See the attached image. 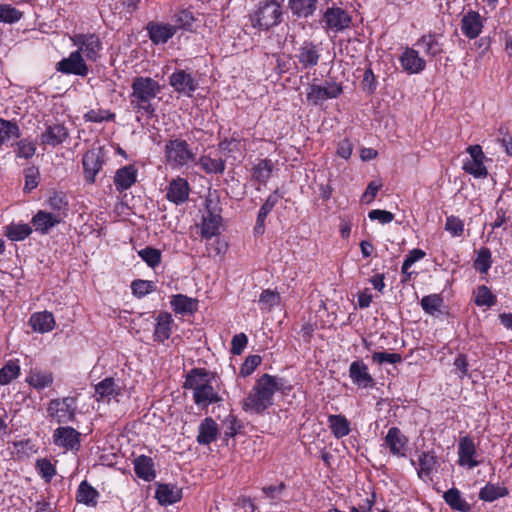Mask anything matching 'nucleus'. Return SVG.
<instances>
[{
	"label": "nucleus",
	"instance_id": "nucleus-16",
	"mask_svg": "<svg viewBox=\"0 0 512 512\" xmlns=\"http://www.w3.org/2000/svg\"><path fill=\"white\" fill-rule=\"evenodd\" d=\"M80 436L81 434L73 427H59L54 430L53 442L55 445L67 450H78L80 447Z\"/></svg>",
	"mask_w": 512,
	"mask_h": 512
},
{
	"label": "nucleus",
	"instance_id": "nucleus-6",
	"mask_svg": "<svg viewBox=\"0 0 512 512\" xmlns=\"http://www.w3.org/2000/svg\"><path fill=\"white\" fill-rule=\"evenodd\" d=\"M165 157L172 168H181L196 160V153L186 140L173 139L165 145Z\"/></svg>",
	"mask_w": 512,
	"mask_h": 512
},
{
	"label": "nucleus",
	"instance_id": "nucleus-63",
	"mask_svg": "<svg viewBox=\"0 0 512 512\" xmlns=\"http://www.w3.org/2000/svg\"><path fill=\"white\" fill-rule=\"evenodd\" d=\"M455 372L460 379H463L468 375V360L465 354H458L453 362Z\"/></svg>",
	"mask_w": 512,
	"mask_h": 512
},
{
	"label": "nucleus",
	"instance_id": "nucleus-40",
	"mask_svg": "<svg viewBox=\"0 0 512 512\" xmlns=\"http://www.w3.org/2000/svg\"><path fill=\"white\" fill-rule=\"evenodd\" d=\"M318 0H290L289 5L294 15L307 18L316 10Z\"/></svg>",
	"mask_w": 512,
	"mask_h": 512
},
{
	"label": "nucleus",
	"instance_id": "nucleus-18",
	"mask_svg": "<svg viewBox=\"0 0 512 512\" xmlns=\"http://www.w3.org/2000/svg\"><path fill=\"white\" fill-rule=\"evenodd\" d=\"M320 52L317 44L312 41H304L298 48L296 58L302 69H311L318 65Z\"/></svg>",
	"mask_w": 512,
	"mask_h": 512
},
{
	"label": "nucleus",
	"instance_id": "nucleus-27",
	"mask_svg": "<svg viewBox=\"0 0 512 512\" xmlns=\"http://www.w3.org/2000/svg\"><path fill=\"white\" fill-rule=\"evenodd\" d=\"M219 435L218 424L212 417H206L198 427L197 442L200 445H209L216 441Z\"/></svg>",
	"mask_w": 512,
	"mask_h": 512
},
{
	"label": "nucleus",
	"instance_id": "nucleus-57",
	"mask_svg": "<svg viewBox=\"0 0 512 512\" xmlns=\"http://www.w3.org/2000/svg\"><path fill=\"white\" fill-rule=\"evenodd\" d=\"M445 230L453 237H459L464 232V223L458 217L451 215L446 219Z\"/></svg>",
	"mask_w": 512,
	"mask_h": 512
},
{
	"label": "nucleus",
	"instance_id": "nucleus-60",
	"mask_svg": "<svg viewBox=\"0 0 512 512\" xmlns=\"http://www.w3.org/2000/svg\"><path fill=\"white\" fill-rule=\"evenodd\" d=\"M361 88L368 94H373L377 89L376 77L371 68H367L361 81Z\"/></svg>",
	"mask_w": 512,
	"mask_h": 512
},
{
	"label": "nucleus",
	"instance_id": "nucleus-3",
	"mask_svg": "<svg viewBox=\"0 0 512 512\" xmlns=\"http://www.w3.org/2000/svg\"><path fill=\"white\" fill-rule=\"evenodd\" d=\"M282 9L276 0L261 1L251 14V24L254 28L267 31L281 22Z\"/></svg>",
	"mask_w": 512,
	"mask_h": 512
},
{
	"label": "nucleus",
	"instance_id": "nucleus-51",
	"mask_svg": "<svg viewBox=\"0 0 512 512\" xmlns=\"http://www.w3.org/2000/svg\"><path fill=\"white\" fill-rule=\"evenodd\" d=\"M67 137V130H46L41 135V140L43 144L56 146L62 143Z\"/></svg>",
	"mask_w": 512,
	"mask_h": 512
},
{
	"label": "nucleus",
	"instance_id": "nucleus-7",
	"mask_svg": "<svg viewBox=\"0 0 512 512\" xmlns=\"http://www.w3.org/2000/svg\"><path fill=\"white\" fill-rule=\"evenodd\" d=\"M47 414L58 424L73 422L76 415V398L68 396L51 399L47 405Z\"/></svg>",
	"mask_w": 512,
	"mask_h": 512
},
{
	"label": "nucleus",
	"instance_id": "nucleus-34",
	"mask_svg": "<svg viewBox=\"0 0 512 512\" xmlns=\"http://www.w3.org/2000/svg\"><path fill=\"white\" fill-rule=\"evenodd\" d=\"M34 331L45 333L54 328L55 320L53 314L47 311L34 313L29 320Z\"/></svg>",
	"mask_w": 512,
	"mask_h": 512
},
{
	"label": "nucleus",
	"instance_id": "nucleus-11",
	"mask_svg": "<svg viewBox=\"0 0 512 512\" xmlns=\"http://www.w3.org/2000/svg\"><path fill=\"white\" fill-rule=\"evenodd\" d=\"M470 159L463 164V170L475 178L483 179L488 176V170L484 165L486 156L479 144L470 145L466 149Z\"/></svg>",
	"mask_w": 512,
	"mask_h": 512
},
{
	"label": "nucleus",
	"instance_id": "nucleus-36",
	"mask_svg": "<svg viewBox=\"0 0 512 512\" xmlns=\"http://www.w3.org/2000/svg\"><path fill=\"white\" fill-rule=\"evenodd\" d=\"M53 381L54 377L52 372H43L40 370L31 371L26 378V382L38 391L49 387Z\"/></svg>",
	"mask_w": 512,
	"mask_h": 512
},
{
	"label": "nucleus",
	"instance_id": "nucleus-33",
	"mask_svg": "<svg viewBox=\"0 0 512 512\" xmlns=\"http://www.w3.org/2000/svg\"><path fill=\"white\" fill-rule=\"evenodd\" d=\"M445 503L454 511L470 512V504L462 497L459 489L453 487L443 494Z\"/></svg>",
	"mask_w": 512,
	"mask_h": 512
},
{
	"label": "nucleus",
	"instance_id": "nucleus-52",
	"mask_svg": "<svg viewBox=\"0 0 512 512\" xmlns=\"http://www.w3.org/2000/svg\"><path fill=\"white\" fill-rule=\"evenodd\" d=\"M36 469L39 475L49 483L56 474V469L50 460L41 458L36 461Z\"/></svg>",
	"mask_w": 512,
	"mask_h": 512
},
{
	"label": "nucleus",
	"instance_id": "nucleus-4",
	"mask_svg": "<svg viewBox=\"0 0 512 512\" xmlns=\"http://www.w3.org/2000/svg\"><path fill=\"white\" fill-rule=\"evenodd\" d=\"M132 102H137L140 108L149 111L151 108L150 101L154 99L162 90L161 85L151 77L138 76L133 79L132 85Z\"/></svg>",
	"mask_w": 512,
	"mask_h": 512
},
{
	"label": "nucleus",
	"instance_id": "nucleus-22",
	"mask_svg": "<svg viewBox=\"0 0 512 512\" xmlns=\"http://www.w3.org/2000/svg\"><path fill=\"white\" fill-rule=\"evenodd\" d=\"M150 40L156 44H165L176 33V27L170 24L150 22L146 27Z\"/></svg>",
	"mask_w": 512,
	"mask_h": 512
},
{
	"label": "nucleus",
	"instance_id": "nucleus-41",
	"mask_svg": "<svg viewBox=\"0 0 512 512\" xmlns=\"http://www.w3.org/2000/svg\"><path fill=\"white\" fill-rule=\"evenodd\" d=\"M32 233V228L25 223H11L5 227V235L11 241H22Z\"/></svg>",
	"mask_w": 512,
	"mask_h": 512
},
{
	"label": "nucleus",
	"instance_id": "nucleus-38",
	"mask_svg": "<svg viewBox=\"0 0 512 512\" xmlns=\"http://www.w3.org/2000/svg\"><path fill=\"white\" fill-rule=\"evenodd\" d=\"M328 423L336 438H342L350 433V423L343 415H329Z\"/></svg>",
	"mask_w": 512,
	"mask_h": 512
},
{
	"label": "nucleus",
	"instance_id": "nucleus-62",
	"mask_svg": "<svg viewBox=\"0 0 512 512\" xmlns=\"http://www.w3.org/2000/svg\"><path fill=\"white\" fill-rule=\"evenodd\" d=\"M372 360L375 363H390L396 364L402 361V356L398 353H388V352H374L372 355Z\"/></svg>",
	"mask_w": 512,
	"mask_h": 512
},
{
	"label": "nucleus",
	"instance_id": "nucleus-35",
	"mask_svg": "<svg viewBox=\"0 0 512 512\" xmlns=\"http://www.w3.org/2000/svg\"><path fill=\"white\" fill-rule=\"evenodd\" d=\"M99 492L92 487L86 480L82 481L76 493V500L87 506L95 507L97 505V498Z\"/></svg>",
	"mask_w": 512,
	"mask_h": 512
},
{
	"label": "nucleus",
	"instance_id": "nucleus-24",
	"mask_svg": "<svg viewBox=\"0 0 512 512\" xmlns=\"http://www.w3.org/2000/svg\"><path fill=\"white\" fill-rule=\"evenodd\" d=\"M441 37V34L429 32L428 34L422 35L415 45L422 47L427 56L434 58L444 52L443 43L440 41Z\"/></svg>",
	"mask_w": 512,
	"mask_h": 512
},
{
	"label": "nucleus",
	"instance_id": "nucleus-28",
	"mask_svg": "<svg viewBox=\"0 0 512 512\" xmlns=\"http://www.w3.org/2000/svg\"><path fill=\"white\" fill-rule=\"evenodd\" d=\"M137 178V170L133 165H127L117 170L114 176V184L120 192L129 189Z\"/></svg>",
	"mask_w": 512,
	"mask_h": 512
},
{
	"label": "nucleus",
	"instance_id": "nucleus-30",
	"mask_svg": "<svg viewBox=\"0 0 512 512\" xmlns=\"http://www.w3.org/2000/svg\"><path fill=\"white\" fill-rule=\"evenodd\" d=\"M417 475L421 479L430 478L438 465V460L433 451H423L418 457Z\"/></svg>",
	"mask_w": 512,
	"mask_h": 512
},
{
	"label": "nucleus",
	"instance_id": "nucleus-23",
	"mask_svg": "<svg viewBox=\"0 0 512 512\" xmlns=\"http://www.w3.org/2000/svg\"><path fill=\"white\" fill-rule=\"evenodd\" d=\"M155 498L160 505H172L182 499V489L173 484H157Z\"/></svg>",
	"mask_w": 512,
	"mask_h": 512
},
{
	"label": "nucleus",
	"instance_id": "nucleus-45",
	"mask_svg": "<svg viewBox=\"0 0 512 512\" xmlns=\"http://www.w3.org/2000/svg\"><path fill=\"white\" fill-rule=\"evenodd\" d=\"M174 22L177 29H183L186 31H192L193 30V24L195 22V17L193 13L188 9H183L175 14L174 16Z\"/></svg>",
	"mask_w": 512,
	"mask_h": 512
},
{
	"label": "nucleus",
	"instance_id": "nucleus-32",
	"mask_svg": "<svg viewBox=\"0 0 512 512\" xmlns=\"http://www.w3.org/2000/svg\"><path fill=\"white\" fill-rule=\"evenodd\" d=\"M173 311L177 314H193L198 309L197 299L183 294L173 295L170 301Z\"/></svg>",
	"mask_w": 512,
	"mask_h": 512
},
{
	"label": "nucleus",
	"instance_id": "nucleus-19",
	"mask_svg": "<svg viewBox=\"0 0 512 512\" xmlns=\"http://www.w3.org/2000/svg\"><path fill=\"white\" fill-rule=\"evenodd\" d=\"M401 67L409 74L421 73L426 67V61L413 48L406 47L399 58Z\"/></svg>",
	"mask_w": 512,
	"mask_h": 512
},
{
	"label": "nucleus",
	"instance_id": "nucleus-37",
	"mask_svg": "<svg viewBox=\"0 0 512 512\" xmlns=\"http://www.w3.org/2000/svg\"><path fill=\"white\" fill-rule=\"evenodd\" d=\"M274 164L270 159H262L252 168V177L261 184H266L270 179Z\"/></svg>",
	"mask_w": 512,
	"mask_h": 512
},
{
	"label": "nucleus",
	"instance_id": "nucleus-49",
	"mask_svg": "<svg viewBox=\"0 0 512 512\" xmlns=\"http://www.w3.org/2000/svg\"><path fill=\"white\" fill-rule=\"evenodd\" d=\"M115 382L112 377H107L95 385L97 401L104 400L115 394Z\"/></svg>",
	"mask_w": 512,
	"mask_h": 512
},
{
	"label": "nucleus",
	"instance_id": "nucleus-53",
	"mask_svg": "<svg viewBox=\"0 0 512 512\" xmlns=\"http://www.w3.org/2000/svg\"><path fill=\"white\" fill-rule=\"evenodd\" d=\"M282 197L283 195L279 193L278 189H276L272 194L268 196L264 204L260 207L257 217L261 218V220H266L268 214L273 210L275 205Z\"/></svg>",
	"mask_w": 512,
	"mask_h": 512
},
{
	"label": "nucleus",
	"instance_id": "nucleus-31",
	"mask_svg": "<svg viewBox=\"0 0 512 512\" xmlns=\"http://www.w3.org/2000/svg\"><path fill=\"white\" fill-rule=\"evenodd\" d=\"M61 219L43 210H39L32 218L31 223L37 232L46 234L52 227L59 224Z\"/></svg>",
	"mask_w": 512,
	"mask_h": 512
},
{
	"label": "nucleus",
	"instance_id": "nucleus-55",
	"mask_svg": "<svg viewBox=\"0 0 512 512\" xmlns=\"http://www.w3.org/2000/svg\"><path fill=\"white\" fill-rule=\"evenodd\" d=\"M24 173H25L24 192L29 193L38 186L40 173H39L38 168H36V167L26 168Z\"/></svg>",
	"mask_w": 512,
	"mask_h": 512
},
{
	"label": "nucleus",
	"instance_id": "nucleus-20",
	"mask_svg": "<svg viewBox=\"0 0 512 512\" xmlns=\"http://www.w3.org/2000/svg\"><path fill=\"white\" fill-rule=\"evenodd\" d=\"M483 18L477 11H468L461 19V30L469 39L477 38L482 32Z\"/></svg>",
	"mask_w": 512,
	"mask_h": 512
},
{
	"label": "nucleus",
	"instance_id": "nucleus-9",
	"mask_svg": "<svg viewBox=\"0 0 512 512\" xmlns=\"http://www.w3.org/2000/svg\"><path fill=\"white\" fill-rule=\"evenodd\" d=\"M73 45L77 46L76 51L89 61H97L100 58V52L103 48L102 42L98 35L94 33H79L71 37Z\"/></svg>",
	"mask_w": 512,
	"mask_h": 512
},
{
	"label": "nucleus",
	"instance_id": "nucleus-39",
	"mask_svg": "<svg viewBox=\"0 0 512 512\" xmlns=\"http://www.w3.org/2000/svg\"><path fill=\"white\" fill-rule=\"evenodd\" d=\"M509 494V490L504 486H499L492 483H487L480 489L479 499L486 502H493L501 497Z\"/></svg>",
	"mask_w": 512,
	"mask_h": 512
},
{
	"label": "nucleus",
	"instance_id": "nucleus-58",
	"mask_svg": "<svg viewBox=\"0 0 512 512\" xmlns=\"http://www.w3.org/2000/svg\"><path fill=\"white\" fill-rule=\"evenodd\" d=\"M84 117L86 121L102 123L103 121L112 120L114 118V114L110 113L108 110L92 109L87 112Z\"/></svg>",
	"mask_w": 512,
	"mask_h": 512
},
{
	"label": "nucleus",
	"instance_id": "nucleus-50",
	"mask_svg": "<svg viewBox=\"0 0 512 512\" xmlns=\"http://www.w3.org/2000/svg\"><path fill=\"white\" fill-rule=\"evenodd\" d=\"M132 294L137 298H143L147 294L156 290V285L153 281L136 279L131 283Z\"/></svg>",
	"mask_w": 512,
	"mask_h": 512
},
{
	"label": "nucleus",
	"instance_id": "nucleus-44",
	"mask_svg": "<svg viewBox=\"0 0 512 512\" xmlns=\"http://www.w3.org/2000/svg\"><path fill=\"white\" fill-rule=\"evenodd\" d=\"M199 164L206 173L222 174L225 170V161L222 158L204 155L199 159Z\"/></svg>",
	"mask_w": 512,
	"mask_h": 512
},
{
	"label": "nucleus",
	"instance_id": "nucleus-56",
	"mask_svg": "<svg viewBox=\"0 0 512 512\" xmlns=\"http://www.w3.org/2000/svg\"><path fill=\"white\" fill-rule=\"evenodd\" d=\"M22 13L9 5H0V22L14 23L20 20Z\"/></svg>",
	"mask_w": 512,
	"mask_h": 512
},
{
	"label": "nucleus",
	"instance_id": "nucleus-1",
	"mask_svg": "<svg viewBox=\"0 0 512 512\" xmlns=\"http://www.w3.org/2000/svg\"><path fill=\"white\" fill-rule=\"evenodd\" d=\"M291 389L292 386L286 385L283 378L265 373L257 379L255 385L243 400V409L256 414H263L273 405L275 392L285 393Z\"/></svg>",
	"mask_w": 512,
	"mask_h": 512
},
{
	"label": "nucleus",
	"instance_id": "nucleus-64",
	"mask_svg": "<svg viewBox=\"0 0 512 512\" xmlns=\"http://www.w3.org/2000/svg\"><path fill=\"white\" fill-rule=\"evenodd\" d=\"M247 342L248 338L244 333L234 335L231 341V353L240 355L245 349Z\"/></svg>",
	"mask_w": 512,
	"mask_h": 512
},
{
	"label": "nucleus",
	"instance_id": "nucleus-25",
	"mask_svg": "<svg viewBox=\"0 0 512 512\" xmlns=\"http://www.w3.org/2000/svg\"><path fill=\"white\" fill-rule=\"evenodd\" d=\"M190 188L186 179L176 178L169 184L166 197L176 205L184 203L189 196Z\"/></svg>",
	"mask_w": 512,
	"mask_h": 512
},
{
	"label": "nucleus",
	"instance_id": "nucleus-15",
	"mask_svg": "<svg viewBox=\"0 0 512 512\" xmlns=\"http://www.w3.org/2000/svg\"><path fill=\"white\" fill-rule=\"evenodd\" d=\"M349 377L358 388L371 389L376 385L368 366L361 360L353 361L349 367Z\"/></svg>",
	"mask_w": 512,
	"mask_h": 512
},
{
	"label": "nucleus",
	"instance_id": "nucleus-61",
	"mask_svg": "<svg viewBox=\"0 0 512 512\" xmlns=\"http://www.w3.org/2000/svg\"><path fill=\"white\" fill-rule=\"evenodd\" d=\"M48 205L54 211L66 210L68 206L66 195L62 192H54L48 199Z\"/></svg>",
	"mask_w": 512,
	"mask_h": 512
},
{
	"label": "nucleus",
	"instance_id": "nucleus-54",
	"mask_svg": "<svg viewBox=\"0 0 512 512\" xmlns=\"http://www.w3.org/2000/svg\"><path fill=\"white\" fill-rule=\"evenodd\" d=\"M228 249V244L226 241L216 238V239H207L206 250L207 254L210 257H216L220 255H224Z\"/></svg>",
	"mask_w": 512,
	"mask_h": 512
},
{
	"label": "nucleus",
	"instance_id": "nucleus-21",
	"mask_svg": "<svg viewBox=\"0 0 512 512\" xmlns=\"http://www.w3.org/2000/svg\"><path fill=\"white\" fill-rule=\"evenodd\" d=\"M476 455V446L474 441L469 436L460 438L458 444V463L461 466H468L474 468L479 465V462L474 459Z\"/></svg>",
	"mask_w": 512,
	"mask_h": 512
},
{
	"label": "nucleus",
	"instance_id": "nucleus-5",
	"mask_svg": "<svg viewBox=\"0 0 512 512\" xmlns=\"http://www.w3.org/2000/svg\"><path fill=\"white\" fill-rule=\"evenodd\" d=\"M343 93L341 83L326 79L321 84H309L306 88V100L313 106H321L329 99H336Z\"/></svg>",
	"mask_w": 512,
	"mask_h": 512
},
{
	"label": "nucleus",
	"instance_id": "nucleus-42",
	"mask_svg": "<svg viewBox=\"0 0 512 512\" xmlns=\"http://www.w3.org/2000/svg\"><path fill=\"white\" fill-rule=\"evenodd\" d=\"M20 375L18 360H9L0 369V385H8Z\"/></svg>",
	"mask_w": 512,
	"mask_h": 512
},
{
	"label": "nucleus",
	"instance_id": "nucleus-26",
	"mask_svg": "<svg viewBox=\"0 0 512 512\" xmlns=\"http://www.w3.org/2000/svg\"><path fill=\"white\" fill-rule=\"evenodd\" d=\"M173 324L174 320L169 312H160L156 318L154 341L163 343L168 340L172 334Z\"/></svg>",
	"mask_w": 512,
	"mask_h": 512
},
{
	"label": "nucleus",
	"instance_id": "nucleus-8",
	"mask_svg": "<svg viewBox=\"0 0 512 512\" xmlns=\"http://www.w3.org/2000/svg\"><path fill=\"white\" fill-rule=\"evenodd\" d=\"M105 162L106 154L102 147L88 150L82 158L84 180L89 184H93Z\"/></svg>",
	"mask_w": 512,
	"mask_h": 512
},
{
	"label": "nucleus",
	"instance_id": "nucleus-12",
	"mask_svg": "<svg viewBox=\"0 0 512 512\" xmlns=\"http://www.w3.org/2000/svg\"><path fill=\"white\" fill-rule=\"evenodd\" d=\"M169 85L180 95L191 97L198 89V82L191 73L176 69L169 77Z\"/></svg>",
	"mask_w": 512,
	"mask_h": 512
},
{
	"label": "nucleus",
	"instance_id": "nucleus-43",
	"mask_svg": "<svg viewBox=\"0 0 512 512\" xmlns=\"http://www.w3.org/2000/svg\"><path fill=\"white\" fill-rule=\"evenodd\" d=\"M492 253L489 248L481 247L477 252V257L473 262L475 270L486 274L492 266Z\"/></svg>",
	"mask_w": 512,
	"mask_h": 512
},
{
	"label": "nucleus",
	"instance_id": "nucleus-46",
	"mask_svg": "<svg viewBox=\"0 0 512 512\" xmlns=\"http://www.w3.org/2000/svg\"><path fill=\"white\" fill-rule=\"evenodd\" d=\"M443 305V298L439 294H430L421 299V307L425 313L435 315Z\"/></svg>",
	"mask_w": 512,
	"mask_h": 512
},
{
	"label": "nucleus",
	"instance_id": "nucleus-59",
	"mask_svg": "<svg viewBox=\"0 0 512 512\" xmlns=\"http://www.w3.org/2000/svg\"><path fill=\"white\" fill-rule=\"evenodd\" d=\"M262 359L259 355H249L240 368V375L247 377L260 365Z\"/></svg>",
	"mask_w": 512,
	"mask_h": 512
},
{
	"label": "nucleus",
	"instance_id": "nucleus-47",
	"mask_svg": "<svg viewBox=\"0 0 512 512\" xmlns=\"http://www.w3.org/2000/svg\"><path fill=\"white\" fill-rule=\"evenodd\" d=\"M138 255L150 268H155L161 263L162 254L159 249L147 246L138 251Z\"/></svg>",
	"mask_w": 512,
	"mask_h": 512
},
{
	"label": "nucleus",
	"instance_id": "nucleus-48",
	"mask_svg": "<svg viewBox=\"0 0 512 512\" xmlns=\"http://www.w3.org/2000/svg\"><path fill=\"white\" fill-rule=\"evenodd\" d=\"M475 304L477 306H494L497 302V297L491 292V290L485 286H478L475 296Z\"/></svg>",
	"mask_w": 512,
	"mask_h": 512
},
{
	"label": "nucleus",
	"instance_id": "nucleus-2",
	"mask_svg": "<svg viewBox=\"0 0 512 512\" xmlns=\"http://www.w3.org/2000/svg\"><path fill=\"white\" fill-rule=\"evenodd\" d=\"M216 381V373L205 368H193L187 373L183 387L193 390V400L197 406L208 407L223 401L213 385Z\"/></svg>",
	"mask_w": 512,
	"mask_h": 512
},
{
	"label": "nucleus",
	"instance_id": "nucleus-10",
	"mask_svg": "<svg viewBox=\"0 0 512 512\" xmlns=\"http://www.w3.org/2000/svg\"><path fill=\"white\" fill-rule=\"evenodd\" d=\"M206 215L203 216L201 235L206 239H212L219 234L222 223L221 208L212 199L206 200Z\"/></svg>",
	"mask_w": 512,
	"mask_h": 512
},
{
	"label": "nucleus",
	"instance_id": "nucleus-29",
	"mask_svg": "<svg viewBox=\"0 0 512 512\" xmlns=\"http://www.w3.org/2000/svg\"><path fill=\"white\" fill-rule=\"evenodd\" d=\"M134 472L139 478L147 482L154 480V478L156 477V472L154 469L153 459L146 455H140L137 458H135Z\"/></svg>",
	"mask_w": 512,
	"mask_h": 512
},
{
	"label": "nucleus",
	"instance_id": "nucleus-14",
	"mask_svg": "<svg viewBox=\"0 0 512 512\" xmlns=\"http://www.w3.org/2000/svg\"><path fill=\"white\" fill-rule=\"evenodd\" d=\"M351 16L340 7H329L323 14L322 22L333 32H340L351 24Z\"/></svg>",
	"mask_w": 512,
	"mask_h": 512
},
{
	"label": "nucleus",
	"instance_id": "nucleus-13",
	"mask_svg": "<svg viewBox=\"0 0 512 512\" xmlns=\"http://www.w3.org/2000/svg\"><path fill=\"white\" fill-rule=\"evenodd\" d=\"M56 70L66 75H76L85 77L88 75L89 68L80 51H73L67 58H63L56 64Z\"/></svg>",
	"mask_w": 512,
	"mask_h": 512
},
{
	"label": "nucleus",
	"instance_id": "nucleus-17",
	"mask_svg": "<svg viewBox=\"0 0 512 512\" xmlns=\"http://www.w3.org/2000/svg\"><path fill=\"white\" fill-rule=\"evenodd\" d=\"M408 441L398 427H391L384 438V444L390 453L397 457H406Z\"/></svg>",
	"mask_w": 512,
	"mask_h": 512
}]
</instances>
